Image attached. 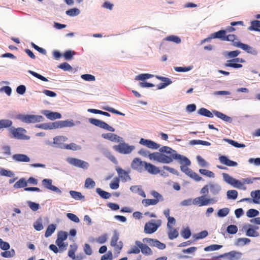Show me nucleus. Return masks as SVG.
I'll list each match as a JSON object with an SVG mask.
<instances>
[{"label":"nucleus","mask_w":260,"mask_h":260,"mask_svg":"<svg viewBox=\"0 0 260 260\" xmlns=\"http://www.w3.org/2000/svg\"><path fill=\"white\" fill-rule=\"evenodd\" d=\"M159 151L166 153V154L155 153L153 155L155 158L159 161V162L169 164L174 159L179 160L182 165L180 166V169L183 172L196 181H200L202 180V177L188 168V166L191 164L190 161L188 158L177 154L176 151L168 146L162 147L159 149Z\"/></svg>","instance_id":"1"},{"label":"nucleus","mask_w":260,"mask_h":260,"mask_svg":"<svg viewBox=\"0 0 260 260\" xmlns=\"http://www.w3.org/2000/svg\"><path fill=\"white\" fill-rule=\"evenodd\" d=\"M17 118L27 123L39 122L44 120L42 116L35 115L19 114L17 115Z\"/></svg>","instance_id":"2"},{"label":"nucleus","mask_w":260,"mask_h":260,"mask_svg":"<svg viewBox=\"0 0 260 260\" xmlns=\"http://www.w3.org/2000/svg\"><path fill=\"white\" fill-rule=\"evenodd\" d=\"M161 225V221L160 220H151L145 224L144 230V232L149 234L154 233Z\"/></svg>","instance_id":"3"},{"label":"nucleus","mask_w":260,"mask_h":260,"mask_svg":"<svg viewBox=\"0 0 260 260\" xmlns=\"http://www.w3.org/2000/svg\"><path fill=\"white\" fill-rule=\"evenodd\" d=\"M119 234L116 231H114L113 232V236L111 238L110 241V245L113 247L114 250L117 251V253H120V250L123 247V243L121 241H119Z\"/></svg>","instance_id":"4"},{"label":"nucleus","mask_w":260,"mask_h":260,"mask_svg":"<svg viewBox=\"0 0 260 260\" xmlns=\"http://www.w3.org/2000/svg\"><path fill=\"white\" fill-rule=\"evenodd\" d=\"M135 147L133 146H129L128 144L125 143H120L117 145H115L113 147V149L122 154H128L130 153L134 149Z\"/></svg>","instance_id":"5"},{"label":"nucleus","mask_w":260,"mask_h":260,"mask_svg":"<svg viewBox=\"0 0 260 260\" xmlns=\"http://www.w3.org/2000/svg\"><path fill=\"white\" fill-rule=\"evenodd\" d=\"M89 122L96 126L100 127V128H103L104 129H106L110 132H114L115 129L112 126L109 125L106 122L101 121L99 119H94V118H89Z\"/></svg>","instance_id":"6"},{"label":"nucleus","mask_w":260,"mask_h":260,"mask_svg":"<svg viewBox=\"0 0 260 260\" xmlns=\"http://www.w3.org/2000/svg\"><path fill=\"white\" fill-rule=\"evenodd\" d=\"M146 164V161L141 160L140 158H135L131 163V167L133 169L141 173L144 171Z\"/></svg>","instance_id":"7"},{"label":"nucleus","mask_w":260,"mask_h":260,"mask_svg":"<svg viewBox=\"0 0 260 260\" xmlns=\"http://www.w3.org/2000/svg\"><path fill=\"white\" fill-rule=\"evenodd\" d=\"M214 203L213 199H207L204 196L195 198L193 200V204L199 206H207Z\"/></svg>","instance_id":"8"},{"label":"nucleus","mask_w":260,"mask_h":260,"mask_svg":"<svg viewBox=\"0 0 260 260\" xmlns=\"http://www.w3.org/2000/svg\"><path fill=\"white\" fill-rule=\"evenodd\" d=\"M223 180L228 183L231 184L235 187L240 188L243 186V183L238 180L231 177L226 173L222 174Z\"/></svg>","instance_id":"9"},{"label":"nucleus","mask_w":260,"mask_h":260,"mask_svg":"<svg viewBox=\"0 0 260 260\" xmlns=\"http://www.w3.org/2000/svg\"><path fill=\"white\" fill-rule=\"evenodd\" d=\"M67 161L74 166L84 169H87L89 166L88 162L76 158H68Z\"/></svg>","instance_id":"10"},{"label":"nucleus","mask_w":260,"mask_h":260,"mask_svg":"<svg viewBox=\"0 0 260 260\" xmlns=\"http://www.w3.org/2000/svg\"><path fill=\"white\" fill-rule=\"evenodd\" d=\"M233 45L236 47L242 49L248 53H250L253 55H256L257 54V51L247 44H243L241 42H234Z\"/></svg>","instance_id":"11"},{"label":"nucleus","mask_w":260,"mask_h":260,"mask_svg":"<svg viewBox=\"0 0 260 260\" xmlns=\"http://www.w3.org/2000/svg\"><path fill=\"white\" fill-rule=\"evenodd\" d=\"M139 143L142 145L145 146L147 147L152 149H157L160 147V145L157 144L153 141L141 138L140 140Z\"/></svg>","instance_id":"12"},{"label":"nucleus","mask_w":260,"mask_h":260,"mask_svg":"<svg viewBox=\"0 0 260 260\" xmlns=\"http://www.w3.org/2000/svg\"><path fill=\"white\" fill-rule=\"evenodd\" d=\"M143 242L148 243L150 246H153L162 250L166 248V245L157 240L149 238H145Z\"/></svg>","instance_id":"13"},{"label":"nucleus","mask_w":260,"mask_h":260,"mask_svg":"<svg viewBox=\"0 0 260 260\" xmlns=\"http://www.w3.org/2000/svg\"><path fill=\"white\" fill-rule=\"evenodd\" d=\"M69 122L67 121H58L47 123L48 129L61 128L69 126Z\"/></svg>","instance_id":"14"},{"label":"nucleus","mask_w":260,"mask_h":260,"mask_svg":"<svg viewBox=\"0 0 260 260\" xmlns=\"http://www.w3.org/2000/svg\"><path fill=\"white\" fill-rule=\"evenodd\" d=\"M243 229L246 230V235L248 237H257L259 236V233L256 230L257 227H252L250 225L243 226Z\"/></svg>","instance_id":"15"},{"label":"nucleus","mask_w":260,"mask_h":260,"mask_svg":"<svg viewBox=\"0 0 260 260\" xmlns=\"http://www.w3.org/2000/svg\"><path fill=\"white\" fill-rule=\"evenodd\" d=\"M26 130L23 128L18 127L12 130V134L14 138L18 139H24L26 136L24 135Z\"/></svg>","instance_id":"16"},{"label":"nucleus","mask_w":260,"mask_h":260,"mask_svg":"<svg viewBox=\"0 0 260 260\" xmlns=\"http://www.w3.org/2000/svg\"><path fill=\"white\" fill-rule=\"evenodd\" d=\"M226 31L224 30H220L217 32L211 34L210 37L209 38H207L205 41H207L211 39H219L222 41H225V38L226 36Z\"/></svg>","instance_id":"17"},{"label":"nucleus","mask_w":260,"mask_h":260,"mask_svg":"<svg viewBox=\"0 0 260 260\" xmlns=\"http://www.w3.org/2000/svg\"><path fill=\"white\" fill-rule=\"evenodd\" d=\"M68 138L63 136H56L53 139V143L56 145L57 147L64 149V146L66 144L64 142L67 140Z\"/></svg>","instance_id":"18"},{"label":"nucleus","mask_w":260,"mask_h":260,"mask_svg":"<svg viewBox=\"0 0 260 260\" xmlns=\"http://www.w3.org/2000/svg\"><path fill=\"white\" fill-rule=\"evenodd\" d=\"M221 164L226 165L228 167H236L238 165L237 162L231 160L225 155H221L218 158Z\"/></svg>","instance_id":"19"},{"label":"nucleus","mask_w":260,"mask_h":260,"mask_svg":"<svg viewBox=\"0 0 260 260\" xmlns=\"http://www.w3.org/2000/svg\"><path fill=\"white\" fill-rule=\"evenodd\" d=\"M52 181L50 179H44L42 180L43 185L48 189L56 192H60V190L56 186L52 185Z\"/></svg>","instance_id":"20"},{"label":"nucleus","mask_w":260,"mask_h":260,"mask_svg":"<svg viewBox=\"0 0 260 260\" xmlns=\"http://www.w3.org/2000/svg\"><path fill=\"white\" fill-rule=\"evenodd\" d=\"M139 154L141 155H142L144 157H147L148 156L150 159L152 160H156L158 162H159V161L156 159L155 157H154V155H153L155 153H159V154H166V153H163V152H161L160 151V152H153V153H150L149 152L144 149H140L139 151Z\"/></svg>","instance_id":"21"},{"label":"nucleus","mask_w":260,"mask_h":260,"mask_svg":"<svg viewBox=\"0 0 260 260\" xmlns=\"http://www.w3.org/2000/svg\"><path fill=\"white\" fill-rule=\"evenodd\" d=\"M228 260H239L242 255V253L239 251H231L226 253Z\"/></svg>","instance_id":"22"},{"label":"nucleus","mask_w":260,"mask_h":260,"mask_svg":"<svg viewBox=\"0 0 260 260\" xmlns=\"http://www.w3.org/2000/svg\"><path fill=\"white\" fill-rule=\"evenodd\" d=\"M234 62H240L239 58L236 57L233 59L227 60L226 63H225L224 64V66L235 69L241 68L242 67V65L241 64Z\"/></svg>","instance_id":"23"},{"label":"nucleus","mask_w":260,"mask_h":260,"mask_svg":"<svg viewBox=\"0 0 260 260\" xmlns=\"http://www.w3.org/2000/svg\"><path fill=\"white\" fill-rule=\"evenodd\" d=\"M135 244L140 247L142 253L148 255L151 254L152 251L151 249L146 244H144L139 241H136L135 242Z\"/></svg>","instance_id":"24"},{"label":"nucleus","mask_w":260,"mask_h":260,"mask_svg":"<svg viewBox=\"0 0 260 260\" xmlns=\"http://www.w3.org/2000/svg\"><path fill=\"white\" fill-rule=\"evenodd\" d=\"M151 174H157L160 171L158 168L150 163L147 162L145 164V170Z\"/></svg>","instance_id":"25"},{"label":"nucleus","mask_w":260,"mask_h":260,"mask_svg":"<svg viewBox=\"0 0 260 260\" xmlns=\"http://www.w3.org/2000/svg\"><path fill=\"white\" fill-rule=\"evenodd\" d=\"M43 114L45 115L47 118L52 120L56 119H59L61 117V115L59 113L50 112L48 110L44 111L43 112Z\"/></svg>","instance_id":"26"},{"label":"nucleus","mask_w":260,"mask_h":260,"mask_svg":"<svg viewBox=\"0 0 260 260\" xmlns=\"http://www.w3.org/2000/svg\"><path fill=\"white\" fill-rule=\"evenodd\" d=\"M12 158L16 161L18 162H29L30 161L29 157L23 154H15L12 156Z\"/></svg>","instance_id":"27"},{"label":"nucleus","mask_w":260,"mask_h":260,"mask_svg":"<svg viewBox=\"0 0 260 260\" xmlns=\"http://www.w3.org/2000/svg\"><path fill=\"white\" fill-rule=\"evenodd\" d=\"M103 138L110 140L112 142H118L119 141L120 137L115 134L113 133H106L102 135Z\"/></svg>","instance_id":"28"},{"label":"nucleus","mask_w":260,"mask_h":260,"mask_svg":"<svg viewBox=\"0 0 260 260\" xmlns=\"http://www.w3.org/2000/svg\"><path fill=\"white\" fill-rule=\"evenodd\" d=\"M213 113L216 117L222 119V120H223L224 121L228 122H231L232 121V119L231 117L226 115L225 114H224L220 112H219V111H217L216 110H214L213 111Z\"/></svg>","instance_id":"29"},{"label":"nucleus","mask_w":260,"mask_h":260,"mask_svg":"<svg viewBox=\"0 0 260 260\" xmlns=\"http://www.w3.org/2000/svg\"><path fill=\"white\" fill-rule=\"evenodd\" d=\"M116 170L118 174L119 177L126 181L127 178H130L128 173L120 168H117Z\"/></svg>","instance_id":"30"},{"label":"nucleus","mask_w":260,"mask_h":260,"mask_svg":"<svg viewBox=\"0 0 260 260\" xmlns=\"http://www.w3.org/2000/svg\"><path fill=\"white\" fill-rule=\"evenodd\" d=\"M168 229V236L170 240H173L178 237V232L176 229L173 228V227Z\"/></svg>","instance_id":"31"},{"label":"nucleus","mask_w":260,"mask_h":260,"mask_svg":"<svg viewBox=\"0 0 260 260\" xmlns=\"http://www.w3.org/2000/svg\"><path fill=\"white\" fill-rule=\"evenodd\" d=\"M250 242V240L247 238H240L236 240L235 245L237 246H243L248 244Z\"/></svg>","instance_id":"32"},{"label":"nucleus","mask_w":260,"mask_h":260,"mask_svg":"<svg viewBox=\"0 0 260 260\" xmlns=\"http://www.w3.org/2000/svg\"><path fill=\"white\" fill-rule=\"evenodd\" d=\"M210 192L213 194H217L221 190L220 187L217 184L210 183L209 184Z\"/></svg>","instance_id":"33"},{"label":"nucleus","mask_w":260,"mask_h":260,"mask_svg":"<svg viewBox=\"0 0 260 260\" xmlns=\"http://www.w3.org/2000/svg\"><path fill=\"white\" fill-rule=\"evenodd\" d=\"M70 194L76 200H83L85 198L81 192L71 190L70 191Z\"/></svg>","instance_id":"34"},{"label":"nucleus","mask_w":260,"mask_h":260,"mask_svg":"<svg viewBox=\"0 0 260 260\" xmlns=\"http://www.w3.org/2000/svg\"><path fill=\"white\" fill-rule=\"evenodd\" d=\"M237 25H240L243 26V25H244L243 22L242 21L232 22L231 23V26L227 27L224 30L226 31V33L234 31L235 30V28L234 27H233V26H236Z\"/></svg>","instance_id":"35"},{"label":"nucleus","mask_w":260,"mask_h":260,"mask_svg":"<svg viewBox=\"0 0 260 260\" xmlns=\"http://www.w3.org/2000/svg\"><path fill=\"white\" fill-rule=\"evenodd\" d=\"M198 113L201 115L205 116L208 117L212 118L213 117V114L209 110L202 108L198 111Z\"/></svg>","instance_id":"36"},{"label":"nucleus","mask_w":260,"mask_h":260,"mask_svg":"<svg viewBox=\"0 0 260 260\" xmlns=\"http://www.w3.org/2000/svg\"><path fill=\"white\" fill-rule=\"evenodd\" d=\"M158 202L157 199H143L142 203L145 207H147L150 205H155Z\"/></svg>","instance_id":"37"},{"label":"nucleus","mask_w":260,"mask_h":260,"mask_svg":"<svg viewBox=\"0 0 260 260\" xmlns=\"http://www.w3.org/2000/svg\"><path fill=\"white\" fill-rule=\"evenodd\" d=\"M64 149L75 151L81 149V147L75 143H71L69 144H66L64 146Z\"/></svg>","instance_id":"38"},{"label":"nucleus","mask_w":260,"mask_h":260,"mask_svg":"<svg viewBox=\"0 0 260 260\" xmlns=\"http://www.w3.org/2000/svg\"><path fill=\"white\" fill-rule=\"evenodd\" d=\"M1 255L3 257L11 258L15 256V251L13 249H11L10 250H5V251L1 252Z\"/></svg>","instance_id":"39"},{"label":"nucleus","mask_w":260,"mask_h":260,"mask_svg":"<svg viewBox=\"0 0 260 260\" xmlns=\"http://www.w3.org/2000/svg\"><path fill=\"white\" fill-rule=\"evenodd\" d=\"M164 41H171L173 42L176 44H179L181 43V39L176 36L171 35L170 36H168L165 39H164Z\"/></svg>","instance_id":"40"},{"label":"nucleus","mask_w":260,"mask_h":260,"mask_svg":"<svg viewBox=\"0 0 260 260\" xmlns=\"http://www.w3.org/2000/svg\"><path fill=\"white\" fill-rule=\"evenodd\" d=\"M251 196L253 199L254 203H259V200H260V190L251 191Z\"/></svg>","instance_id":"41"},{"label":"nucleus","mask_w":260,"mask_h":260,"mask_svg":"<svg viewBox=\"0 0 260 260\" xmlns=\"http://www.w3.org/2000/svg\"><path fill=\"white\" fill-rule=\"evenodd\" d=\"M259 28H260V21L254 20L251 21V26L249 27V29L251 30L260 31Z\"/></svg>","instance_id":"42"},{"label":"nucleus","mask_w":260,"mask_h":260,"mask_svg":"<svg viewBox=\"0 0 260 260\" xmlns=\"http://www.w3.org/2000/svg\"><path fill=\"white\" fill-rule=\"evenodd\" d=\"M166 217L168 218L167 228H172L176 223L175 218L169 216V212H165Z\"/></svg>","instance_id":"43"},{"label":"nucleus","mask_w":260,"mask_h":260,"mask_svg":"<svg viewBox=\"0 0 260 260\" xmlns=\"http://www.w3.org/2000/svg\"><path fill=\"white\" fill-rule=\"evenodd\" d=\"M96 192L103 199H108L111 197L109 192L104 191L100 188L96 189Z\"/></svg>","instance_id":"44"},{"label":"nucleus","mask_w":260,"mask_h":260,"mask_svg":"<svg viewBox=\"0 0 260 260\" xmlns=\"http://www.w3.org/2000/svg\"><path fill=\"white\" fill-rule=\"evenodd\" d=\"M27 186V182L24 178H21L17 181L14 185L15 188H19Z\"/></svg>","instance_id":"45"},{"label":"nucleus","mask_w":260,"mask_h":260,"mask_svg":"<svg viewBox=\"0 0 260 260\" xmlns=\"http://www.w3.org/2000/svg\"><path fill=\"white\" fill-rule=\"evenodd\" d=\"M12 124V122L8 119H2L0 120V129L3 128H7L11 126Z\"/></svg>","instance_id":"46"},{"label":"nucleus","mask_w":260,"mask_h":260,"mask_svg":"<svg viewBox=\"0 0 260 260\" xmlns=\"http://www.w3.org/2000/svg\"><path fill=\"white\" fill-rule=\"evenodd\" d=\"M56 226L54 224H51L48 225L46 230L45 236L46 237L50 236L55 231Z\"/></svg>","instance_id":"47"},{"label":"nucleus","mask_w":260,"mask_h":260,"mask_svg":"<svg viewBox=\"0 0 260 260\" xmlns=\"http://www.w3.org/2000/svg\"><path fill=\"white\" fill-rule=\"evenodd\" d=\"M95 185V182L91 178H88L86 179L84 187L87 188H93Z\"/></svg>","instance_id":"48"},{"label":"nucleus","mask_w":260,"mask_h":260,"mask_svg":"<svg viewBox=\"0 0 260 260\" xmlns=\"http://www.w3.org/2000/svg\"><path fill=\"white\" fill-rule=\"evenodd\" d=\"M224 140L228 142L230 144L237 148H243L245 147V144L238 143V142L233 140L225 139Z\"/></svg>","instance_id":"49"},{"label":"nucleus","mask_w":260,"mask_h":260,"mask_svg":"<svg viewBox=\"0 0 260 260\" xmlns=\"http://www.w3.org/2000/svg\"><path fill=\"white\" fill-rule=\"evenodd\" d=\"M227 197L229 199L235 200L238 196V192L236 190H230L227 191Z\"/></svg>","instance_id":"50"},{"label":"nucleus","mask_w":260,"mask_h":260,"mask_svg":"<svg viewBox=\"0 0 260 260\" xmlns=\"http://www.w3.org/2000/svg\"><path fill=\"white\" fill-rule=\"evenodd\" d=\"M66 13L68 16L73 17L78 15L80 13V11L77 8H72L67 10Z\"/></svg>","instance_id":"51"},{"label":"nucleus","mask_w":260,"mask_h":260,"mask_svg":"<svg viewBox=\"0 0 260 260\" xmlns=\"http://www.w3.org/2000/svg\"><path fill=\"white\" fill-rule=\"evenodd\" d=\"M222 247V245L213 244L204 248L205 251H212L218 250Z\"/></svg>","instance_id":"52"},{"label":"nucleus","mask_w":260,"mask_h":260,"mask_svg":"<svg viewBox=\"0 0 260 260\" xmlns=\"http://www.w3.org/2000/svg\"><path fill=\"white\" fill-rule=\"evenodd\" d=\"M28 72L29 74H30L31 75H32V76H34V77L41 80L43 81L47 82L48 81L46 78H45V77L43 76L42 75H41L35 72H34L31 70H29V71H28Z\"/></svg>","instance_id":"53"},{"label":"nucleus","mask_w":260,"mask_h":260,"mask_svg":"<svg viewBox=\"0 0 260 260\" xmlns=\"http://www.w3.org/2000/svg\"><path fill=\"white\" fill-rule=\"evenodd\" d=\"M182 237L186 239L189 238L191 236V232L188 228L183 229L181 232Z\"/></svg>","instance_id":"54"},{"label":"nucleus","mask_w":260,"mask_h":260,"mask_svg":"<svg viewBox=\"0 0 260 260\" xmlns=\"http://www.w3.org/2000/svg\"><path fill=\"white\" fill-rule=\"evenodd\" d=\"M119 179L118 178L116 177L114 179L113 181H112L110 184V187L112 189H116L119 186Z\"/></svg>","instance_id":"55"},{"label":"nucleus","mask_w":260,"mask_h":260,"mask_svg":"<svg viewBox=\"0 0 260 260\" xmlns=\"http://www.w3.org/2000/svg\"><path fill=\"white\" fill-rule=\"evenodd\" d=\"M199 172L202 175H205L209 177L214 178L215 176L214 173L208 170L200 169Z\"/></svg>","instance_id":"56"},{"label":"nucleus","mask_w":260,"mask_h":260,"mask_svg":"<svg viewBox=\"0 0 260 260\" xmlns=\"http://www.w3.org/2000/svg\"><path fill=\"white\" fill-rule=\"evenodd\" d=\"M68 233L64 231H60L57 234V238L56 240L59 241H64L67 239Z\"/></svg>","instance_id":"57"},{"label":"nucleus","mask_w":260,"mask_h":260,"mask_svg":"<svg viewBox=\"0 0 260 260\" xmlns=\"http://www.w3.org/2000/svg\"><path fill=\"white\" fill-rule=\"evenodd\" d=\"M153 75L149 74H141L136 77L135 79L137 80H144L153 77Z\"/></svg>","instance_id":"58"},{"label":"nucleus","mask_w":260,"mask_h":260,"mask_svg":"<svg viewBox=\"0 0 260 260\" xmlns=\"http://www.w3.org/2000/svg\"><path fill=\"white\" fill-rule=\"evenodd\" d=\"M226 231L230 234H235L238 232V228L235 225H230L227 227Z\"/></svg>","instance_id":"59"},{"label":"nucleus","mask_w":260,"mask_h":260,"mask_svg":"<svg viewBox=\"0 0 260 260\" xmlns=\"http://www.w3.org/2000/svg\"><path fill=\"white\" fill-rule=\"evenodd\" d=\"M58 68L65 71L72 70V67L67 62H63L60 64L58 66Z\"/></svg>","instance_id":"60"},{"label":"nucleus","mask_w":260,"mask_h":260,"mask_svg":"<svg viewBox=\"0 0 260 260\" xmlns=\"http://www.w3.org/2000/svg\"><path fill=\"white\" fill-rule=\"evenodd\" d=\"M140 252V247L136 245V246H132L127 253L128 254H138Z\"/></svg>","instance_id":"61"},{"label":"nucleus","mask_w":260,"mask_h":260,"mask_svg":"<svg viewBox=\"0 0 260 260\" xmlns=\"http://www.w3.org/2000/svg\"><path fill=\"white\" fill-rule=\"evenodd\" d=\"M55 243L59 247L60 250L62 251L64 250H66L67 246H68L67 243H65L63 241H59V240H56Z\"/></svg>","instance_id":"62"},{"label":"nucleus","mask_w":260,"mask_h":260,"mask_svg":"<svg viewBox=\"0 0 260 260\" xmlns=\"http://www.w3.org/2000/svg\"><path fill=\"white\" fill-rule=\"evenodd\" d=\"M27 204L29 208L33 211H36L39 209L40 205L39 204L32 202L31 201H28Z\"/></svg>","instance_id":"63"},{"label":"nucleus","mask_w":260,"mask_h":260,"mask_svg":"<svg viewBox=\"0 0 260 260\" xmlns=\"http://www.w3.org/2000/svg\"><path fill=\"white\" fill-rule=\"evenodd\" d=\"M112 259L113 254L112 251H109L106 254L102 256L101 260H112Z\"/></svg>","instance_id":"64"}]
</instances>
